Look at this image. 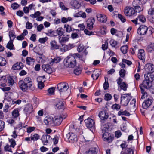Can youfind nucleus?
Here are the masks:
<instances>
[{
  "label": "nucleus",
  "mask_w": 154,
  "mask_h": 154,
  "mask_svg": "<svg viewBox=\"0 0 154 154\" xmlns=\"http://www.w3.org/2000/svg\"><path fill=\"white\" fill-rule=\"evenodd\" d=\"M18 85L20 89L23 92H26L29 89L31 88L32 86V82L31 79L29 77L25 78L23 80H20L18 83Z\"/></svg>",
  "instance_id": "nucleus-1"
},
{
  "label": "nucleus",
  "mask_w": 154,
  "mask_h": 154,
  "mask_svg": "<svg viewBox=\"0 0 154 154\" xmlns=\"http://www.w3.org/2000/svg\"><path fill=\"white\" fill-rule=\"evenodd\" d=\"M79 56V54L78 53L69 55L65 60L66 65L71 68L74 67L76 64V59Z\"/></svg>",
  "instance_id": "nucleus-2"
},
{
  "label": "nucleus",
  "mask_w": 154,
  "mask_h": 154,
  "mask_svg": "<svg viewBox=\"0 0 154 154\" xmlns=\"http://www.w3.org/2000/svg\"><path fill=\"white\" fill-rule=\"evenodd\" d=\"M130 94H123L121 97V103L122 105L126 106L128 105L131 97Z\"/></svg>",
  "instance_id": "nucleus-3"
},
{
  "label": "nucleus",
  "mask_w": 154,
  "mask_h": 154,
  "mask_svg": "<svg viewBox=\"0 0 154 154\" xmlns=\"http://www.w3.org/2000/svg\"><path fill=\"white\" fill-rule=\"evenodd\" d=\"M103 140L109 143L111 142L114 138V137L111 134L108 132L106 131L104 132L102 135Z\"/></svg>",
  "instance_id": "nucleus-4"
},
{
  "label": "nucleus",
  "mask_w": 154,
  "mask_h": 154,
  "mask_svg": "<svg viewBox=\"0 0 154 154\" xmlns=\"http://www.w3.org/2000/svg\"><path fill=\"white\" fill-rule=\"evenodd\" d=\"M66 137L68 141L71 143H74L77 142V138L76 135L73 133H69L67 134Z\"/></svg>",
  "instance_id": "nucleus-5"
},
{
  "label": "nucleus",
  "mask_w": 154,
  "mask_h": 154,
  "mask_svg": "<svg viewBox=\"0 0 154 154\" xmlns=\"http://www.w3.org/2000/svg\"><path fill=\"white\" fill-rule=\"evenodd\" d=\"M61 47L60 48L61 52H65L75 47L74 44L69 43L68 44H63L61 45Z\"/></svg>",
  "instance_id": "nucleus-6"
},
{
  "label": "nucleus",
  "mask_w": 154,
  "mask_h": 154,
  "mask_svg": "<svg viewBox=\"0 0 154 154\" xmlns=\"http://www.w3.org/2000/svg\"><path fill=\"white\" fill-rule=\"evenodd\" d=\"M69 88L68 84L66 83H60L57 85V88L60 93L66 91Z\"/></svg>",
  "instance_id": "nucleus-7"
},
{
  "label": "nucleus",
  "mask_w": 154,
  "mask_h": 154,
  "mask_svg": "<svg viewBox=\"0 0 154 154\" xmlns=\"http://www.w3.org/2000/svg\"><path fill=\"white\" fill-rule=\"evenodd\" d=\"M23 111L26 115L32 113L33 111L32 105L29 103L26 104L24 107Z\"/></svg>",
  "instance_id": "nucleus-8"
},
{
  "label": "nucleus",
  "mask_w": 154,
  "mask_h": 154,
  "mask_svg": "<svg viewBox=\"0 0 154 154\" xmlns=\"http://www.w3.org/2000/svg\"><path fill=\"white\" fill-rule=\"evenodd\" d=\"M124 12L126 16H131L135 13V10L133 8L127 6L125 8Z\"/></svg>",
  "instance_id": "nucleus-9"
},
{
  "label": "nucleus",
  "mask_w": 154,
  "mask_h": 154,
  "mask_svg": "<svg viewBox=\"0 0 154 154\" xmlns=\"http://www.w3.org/2000/svg\"><path fill=\"white\" fill-rule=\"evenodd\" d=\"M85 125L89 128H94L95 127V123L94 120L90 118H88L85 120Z\"/></svg>",
  "instance_id": "nucleus-10"
},
{
  "label": "nucleus",
  "mask_w": 154,
  "mask_h": 154,
  "mask_svg": "<svg viewBox=\"0 0 154 154\" xmlns=\"http://www.w3.org/2000/svg\"><path fill=\"white\" fill-rule=\"evenodd\" d=\"M44 123L49 126H53V117L50 116L45 117L44 119Z\"/></svg>",
  "instance_id": "nucleus-11"
},
{
  "label": "nucleus",
  "mask_w": 154,
  "mask_h": 154,
  "mask_svg": "<svg viewBox=\"0 0 154 154\" xmlns=\"http://www.w3.org/2000/svg\"><path fill=\"white\" fill-rule=\"evenodd\" d=\"M148 28L144 25L141 26L137 30V33L140 35L146 34Z\"/></svg>",
  "instance_id": "nucleus-12"
},
{
  "label": "nucleus",
  "mask_w": 154,
  "mask_h": 154,
  "mask_svg": "<svg viewBox=\"0 0 154 154\" xmlns=\"http://www.w3.org/2000/svg\"><path fill=\"white\" fill-rule=\"evenodd\" d=\"M70 37L69 35H65L63 34L62 36L58 37V41L59 43L61 45L63 43H66L68 42L69 40Z\"/></svg>",
  "instance_id": "nucleus-13"
},
{
  "label": "nucleus",
  "mask_w": 154,
  "mask_h": 154,
  "mask_svg": "<svg viewBox=\"0 0 154 154\" xmlns=\"http://www.w3.org/2000/svg\"><path fill=\"white\" fill-rule=\"evenodd\" d=\"M145 70L148 73H152L154 72V65L151 63L147 64L145 67Z\"/></svg>",
  "instance_id": "nucleus-14"
},
{
  "label": "nucleus",
  "mask_w": 154,
  "mask_h": 154,
  "mask_svg": "<svg viewBox=\"0 0 154 154\" xmlns=\"http://www.w3.org/2000/svg\"><path fill=\"white\" fill-rule=\"evenodd\" d=\"M50 49L51 50H55L60 48V46L57 44L55 40H51L50 42Z\"/></svg>",
  "instance_id": "nucleus-15"
},
{
  "label": "nucleus",
  "mask_w": 154,
  "mask_h": 154,
  "mask_svg": "<svg viewBox=\"0 0 154 154\" xmlns=\"http://www.w3.org/2000/svg\"><path fill=\"white\" fill-rule=\"evenodd\" d=\"M95 21V19L94 17L91 18L88 20L87 27L88 29L91 30L93 29V25Z\"/></svg>",
  "instance_id": "nucleus-16"
},
{
  "label": "nucleus",
  "mask_w": 154,
  "mask_h": 154,
  "mask_svg": "<svg viewBox=\"0 0 154 154\" xmlns=\"http://www.w3.org/2000/svg\"><path fill=\"white\" fill-rule=\"evenodd\" d=\"M62 121L61 116H57L53 118V126L59 125L61 123Z\"/></svg>",
  "instance_id": "nucleus-17"
},
{
  "label": "nucleus",
  "mask_w": 154,
  "mask_h": 154,
  "mask_svg": "<svg viewBox=\"0 0 154 154\" xmlns=\"http://www.w3.org/2000/svg\"><path fill=\"white\" fill-rule=\"evenodd\" d=\"M142 85L146 89H150L152 85V82L149 80L145 79L143 82Z\"/></svg>",
  "instance_id": "nucleus-18"
},
{
  "label": "nucleus",
  "mask_w": 154,
  "mask_h": 154,
  "mask_svg": "<svg viewBox=\"0 0 154 154\" xmlns=\"http://www.w3.org/2000/svg\"><path fill=\"white\" fill-rule=\"evenodd\" d=\"M97 20L100 22L103 23H105L107 21V17L106 16L103 14H98L97 15Z\"/></svg>",
  "instance_id": "nucleus-19"
},
{
  "label": "nucleus",
  "mask_w": 154,
  "mask_h": 154,
  "mask_svg": "<svg viewBox=\"0 0 154 154\" xmlns=\"http://www.w3.org/2000/svg\"><path fill=\"white\" fill-rule=\"evenodd\" d=\"M138 58L141 60L143 62L145 61V54L144 51L143 49H140L139 50L138 54Z\"/></svg>",
  "instance_id": "nucleus-20"
},
{
  "label": "nucleus",
  "mask_w": 154,
  "mask_h": 154,
  "mask_svg": "<svg viewBox=\"0 0 154 154\" xmlns=\"http://www.w3.org/2000/svg\"><path fill=\"white\" fill-rule=\"evenodd\" d=\"M152 100L151 98H148L146 100H145L142 104L143 107L144 109H147L152 104Z\"/></svg>",
  "instance_id": "nucleus-21"
},
{
  "label": "nucleus",
  "mask_w": 154,
  "mask_h": 154,
  "mask_svg": "<svg viewBox=\"0 0 154 154\" xmlns=\"http://www.w3.org/2000/svg\"><path fill=\"white\" fill-rule=\"evenodd\" d=\"M98 116L102 120H105L108 118L109 115L106 111H102L99 112Z\"/></svg>",
  "instance_id": "nucleus-22"
},
{
  "label": "nucleus",
  "mask_w": 154,
  "mask_h": 154,
  "mask_svg": "<svg viewBox=\"0 0 154 154\" xmlns=\"http://www.w3.org/2000/svg\"><path fill=\"white\" fill-rule=\"evenodd\" d=\"M42 68L44 71L49 74L52 72V70L51 67L49 65H43L42 66Z\"/></svg>",
  "instance_id": "nucleus-23"
},
{
  "label": "nucleus",
  "mask_w": 154,
  "mask_h": 154,
  "mask_svg": "<svg viewBox=\"0 0 154 154\" xmlns=\"http://www.w3.org/2000/svg\"><path fill=\"white\" fill-rule=\"evenodd\" d=\"M23 67V63L21 62H17L13 65L12 68L14 70H20L22 69Z\"/></svg>",
  "instance_id": "nucleus-24"
},
{
  "label": "nucleus",
  "mask_w": 154,
  "mask_h": 154,
  "mask_svg": "<svg viewBox=\"0 0 154 154\" xmlns=\"http://www.w3.org/2000/svg\"><path fill=\"white\" fill-rule=\"evenodd\" d=\"M98 149L96 147H92L85 152V154H97Z\"/></svg>",
  "instance_id": "nucleus-25"
},
{
  "label": "nucleus",
  "mask_w": 154,
  "mask_h": 154,
  "mask_svg": "<svg viewBox=\"0 0 154 154\" xmlns=\"http://www.w3.org/2000/svg\"><path fill=\"white\" fill-rule=\"evenodd\" d=\"M35 61V59L31 57H27L26 60V64L29 66L33 65Z\"/></svg>",
  "instance_id": "nucleus-26"
},
{
  "label": "nucleus",
  "mask_w": 154,
  "mask_h": 154,
  "mask_svg": "<svg viewBox=\"0 0 154 154\" xmlns=\"http://www.w3.org/2000/svg\"><path fill=\"white\" fill-rule=\"evenodd\" d=\"M100 72L98 69H96L93 71V73L91 75V77L94 80H97L100 75Z\"/></svg>",
  "instance_id": "nucleus-27"
},
{
  "label": "nucleus",
  "mask_w": 154,
  "mask_h": 154,
  "mask_svg": "<svg viewBox=\"0 0 154 154\" xmlns=\"http://www.w3.org/2000/svg\"><path fill=\"white\" fill-rule=\"evenodd\" d=\"M19 115V109H15L12 112V117L14 119H16Z\"/></svg>",
  "instance_id": "nucleus-28"
},
{
  "label": "nucleus",
  "mask_w": 154,
  "mask_h": 154,
  "mask_svg": "<svg viewBox=\"0 0 154 154\" xmlns=\"http://www.w3.org/2000/svg\"><path fill=\"white\" fill-rule=\"evenodd\" d=\"M50 138V136L48 135H43L42 137L41 140L45 145H46L48 142V140Z\"/></svg>",
  "instance_id": "nucleus-29"
},
{
  "label": "nucleus",
  "mask_w": 154,
  "mask_h": 154,
  "mask_svg": "<svg viewBox=\"0 0 154 154\" xmlns=\"http://www.w3.org/2000/svg\"><path fill=\"white\" fill-rule=\"evenodd\" d=\"M142 23H144L146 21L145 17L143 15H140L138 16L135 19V24L137 23L138 20Z\"/></svg>",
  "instance_id": "nucleus-30"
},
{
  "label": "nucleus",
  "mask_w": 154,
  "mask_h": 154,
  "mask_svg": "<svg viewBox=\"0 0 154 154\" xmlns=\"http://www.w3.org/2000/svg\"><path fill=\"white\" fill-rule=\"evenodd\" d=\"M55 31L57 34L56 36L58 35V37H60L64 34V32L63 28L61 27L57 28Z\"/></svg>",
  "instance_id": "nucleus-31"
},
{
  "label": "nucleus",
  "mask_w": 154,
  "mask_h": 154,
  "mask_svg": "<svg viewBox=\"0 0 154 154\" xmlns=\"http://www.w3.org/2000/svg\"><path fill=\"white\" fill-rule=\"evenodd\" d=\"M46 34L47 35L50 37H56L57 34L56 33L55 31L49 29L46 33Z\"/></svg>",
  "instance_id": "nucleus-32"
},
{
  "label": "nucleus",
  "mask_w": 154,
  "mask_h": 154,
  "mask_svg": "<svg viewBox=\"0 0 154 154\" xmlns=\"http://www.w3.org/2000/svg\"><path fill=\"white\" fill-rule=\"evenodd\" d=\"M64 28L66 32L68 33H70L72 31L73 28L68 24H66L64 25Z\"/></svg>",
  "instance_id": "nucleus-33"
},
{
  "label": "nucleus",
  "mask_w": 154,
  "mask_h": 154,
  "mask_svg": "<svg viewBox=\"0 0 154 154\" xmlns=\"http://www.w3.org/2000/svg\"><path fill=\"white\" fill-rule=\"evenodd\" d=\"M8 34L10 39V40L13 41L16 38L14 31V30L10 31Z\"/></svg>",
  "instance_id": "nucleus-34"
},
{
  "label": "nucleus",
  "mask_w": 154,
  "mask_h": 154,
  "mask_svg": "<svg viewBox=\"0 0 154 154\" xmlns=\"http://www.w3.org/2000/svg\"><path fill=\"white\" fill-rule=\"evenodd\" d=\"M61 60V59L59 57H57L54 59H51V61L49 62L51 65H52L54 63H57L59 62Z\"/></svg>",
  "instance_id": "nucleus-35"
},
{
  "label": "nucleus",
  "mask_w": 154,
  "mask_h": 154,
  "mask_svg": "<svg viewBox=\"0 0 154 154\" xmlns=\"http://www.w3.org/2000/svg\"><path fill=\"white\" fill-rule=\"evenodd\" d=\"M72 19L71 17H68L67 18L62 17L61 18V22L63 23H65L69 22L72 21Z\"/></svg>",
  "instance_id": "nucleus-36"
},
{
  "label": "nucleus",
  "mask_w": 154,
  "mask_h": 154,
  "mask_svg": "<svg viewBox=\"0 0 154 154\" xmlns=\"http://www.w3.org/2000/svg\"><path fill=\"white\" fill-rule=\"evenodd\" d=\"M121 152V154H134V150L131 148H127L125 149V151Z\"/></svg>",
  "instance_id": "nucleus-37"
},
{
  "label": "nucleus",
  "mask_w": 154,
  "mask_h": 154,
  "mask_svg": "<svg viewBox=\"0 0 154 154\" xmlns=\"http://www.w3.org/2000/svg\"><path fill=\"white\" fill-rule=\"evenodd\" d=\"M65 103L61 101H59L56 105V107L59 109H62L64 108V106Z\"/></svg>",
  "instance_id": "nucleus-38"
},
{
  "label": "nucleus",
  "mask_w": 154,
  "mask_h": 154,
  "mask_svg": "<svg viewBox=\"0 0 154 154\" xmlns=\"http://www.w3.org/2000/svg\"><path fill=\"white\" fill-rule=\"evenodd\" d=\"M145 79H146L152 82L154 79V75L150 73H147L146 75H145Z\"/></svg>",
  "instance_id": "nucleus-39"
},
{
  "label": "nucleus",
  "mask_w": 154,
  "mask_h": 154,
  "mask_svg": "<svg viewBox=\"0 0 154 154\" xmlns=\"http://www.w3.org/2000/svg\"><path fill=\"white\" fill-rule=\"evenodd\" d=\"M140 88L141 89V91L142 93L143 94L141 96V98L142 99H144L145 98H149V94H147V93L146 92H145L144 91V90L140 86Z\"/></svg>",
  "instance_id": "nucleus-40"
},
{
  "label": "nucleus",
  "mask_w": 154,
  "mask_h": 154,
  "mask_svg": "<svg viewBox=\"0 0 154 154\" xmlns=\"http://www.w3.org/2000/svg\"><path fill=\"white\" fill-rule=\"evenodd\" d=\"M147 50L149 52H151L154 51V43H151L148 45L147 48Z\"/></svg>",
  "instance_id": "nucleus-41"
},
{
  "label": "nucleus",
  "mask_w": 154,
  "mask_h": 154,
  "mask_svg": "<svg viewBox=\"0 0 154 154\" xmlns=\"http://www.w3.org/2000/svg\"><path fill=\"white\" fill-rule=\"evenodd\" d=\"M13 41L10 40L7 45V47L10 50H13L14 46L13 44Z\"/></svg>",
  "instance_id": "nucleus-42"
},
{
  "label": "nucleus",
  "mask_w": 154,
  "mask_h": 154,
  "mask_svg": "<svg viewBox=\"0 0 154 154\" xmlns=\"http://www.w3.org/2000/svg\"><path fill=\"white\" fill-rule=\"evenodd\" d=\"M128 49V47L127 45L122 46L121 47L120 49L122 53L124 54L127 53Z\"/></svg>",
  "instance_id": "nucleus-43"
},
{
  "label": "nucleus",
  "mask_w": 154,
  "mask_h": 154,
  "mask_svg": "<svg viewBox=\"0 0 154 154\" xmlns=\"http://www.w3.org/2000/svg\"><path fill=\"white\" fill-rule=\"evenodd\" d=\"M128 84L125 82H122L119 85V87L120 88L124 91H126L128 87Z\"/></svg>",
  "instance_id": "nucleus-44"
},
{
  "label": "nucleus",
  "mask_w": 154,
  "mask_h": 154,
  "mask_svg": "<svg viewBox=\"0 0 154 154\" xmlns=\"http://www.w3.org/2000/svg\"><path fill=\"white\" fill-rule=\"evenodd\" d=\"M7 62L5 59L2 57L0 56V66H5Z\"/></svg>",
  "instance_id": "nucleus-45"
},
{
  "label": "nucleus",
  "mask_w": 154,
  "mask_h": 154,
  "mask_svg": "<svg viewBox=\"0 0 154 154\" xmlns=\"http://www.w3.org/2000/svg\"><path fill=\"white\" fill-rule=\"evenodd\" d=\"M40 77H38L37 78V80L38 81V87L39 89H42L43 88H44V84L43 82H42V81H39V80H40Z\"/></svg>",
  "instance_id": "nucleus-46"
},
{
  "label": "nucleus",
  "mask_w": 154,
  "mask_h": 154,
  "mask_svg": "<svg viewBox=\"0 0 154 154\" xmlns=\"http://www.w3.org/2000/svg\"><path fill=\"white\" fill-rule=\"evenodd\" d=\"M70 5L73 7L77 8L78 7L79 3L76 0H73L70 2Z\"/></svg>",
  "instance_id": "nucleus-47"
},
{
  "label": "nucleus",
  "mask_w": 154,
  "mask_h": 154,
  "mask_svg": "<svg viewBox=\"0 0 154 154\" xmlns=\"http://www.w3.org/2000/svg\"><path fill=\"white\" fill-rule=\"evenodd\" d=\"M41 14V13L39 11L35 12L34 14L30 15V16L32 18H37Z\"/></svg>",
  "instance_id": "nucleus-48"
},
{
  "label": "nucleus",
  "mask_w": 154,
  "mask_h": 154,
  "mask_svg": "<svg viewBox=\"0 0 154 154\" xmlns=\"http://www.w3.org/2000/svg\"><path fill=\"white\" fill-rule=\"evenodd\" d=\"M31 140L33 141L37 140L39 138L40 136L38 134H35L31 135Z\"/></svg>",
  "instance_id": "nucleus-49"
},
{
  "label": "nucleus",
  "mask_w": 154,
  "mask_h": 154,
  "mask_svg": "<svg viewBox=\"0 0 154 154\" xmlns=\"http://www.w3.org/2000/svg\"><path fill=\"white\" fill-rule=\"evenodd\" d=\"M109 43L110 45L113 47H115L118 44L117 41L113 39H111Z\"/></svg>",
  "instance_id": "nucleus-50"
},
{
  "label": "nucleus",
  "mask_w": 154,
  "mask_h": 154,
  "mask_svg": "<svg viewBox=\"0 0 154 154\" xmlns=\"http://www.w3.org/2000/svg\"><path fill=\"white\" fill-rule=\"evenodd\" d=\"M129 113L127 111L125 110L124 111H120L118 112V115L119 116L122 115L128 116L129 115Z\"/></svg>",
  "instance_id": "nucleus-51"
},
{
  "label": "nucleus",
  "mask_w": 154,
  "mask_h": 154,
  "mask_svg": "<svg viewBox=\"0 0 154 154\" xmlns=\"http://www.w3.org/2000/svg\"><path fill=\"white\" fill-rule=\"evenodd\" d=\"M9 141L10 143V146L11 147L14 148L16 145V142L13 139H9Z\"/></svg>",
  "instance_id": "nucleus-52"
},
{
  "label": "nucleus",
  "mask_w": 154,
  "mask_h": 154,
  "mask_svg": "<svg viewBox=\"0 0 154 154\" xmlns=\"http://www.w3.org/2000/svg\"><path fill=\"white\" fill-rule=\"evenodd\" d=\"M112 97V96L110 94L106 93L105 94L104 99L106 101H108L111 100Z\"/></svg>",
  "instance_id": "nucleus-53"
},
{
  "label": "nucleus",
  "mask_w": 154,
  "mask_h": 154,
  "mask_svg": "<svg viewBox=\"0 0 154 154\" xmlns=\"http://www.w3.org/2000/svg\"><path fill=\"white\" fill-rule=\"evenodd\" d=\"M108 43L107 40L105 41L104 44L102 45V48L103 50L107 49L108 48Z\"/></svg>",
  "instance_id": "nucleus-54"
},
{
  "label": "nucleus",
  "mask_w": 154,
  "mask_h": 154,
  "mask_svg": "<svg viewBox=\"0 0 154 154\" xmlns=\"http://www.w3.org/2000/svg\"><path fill=\"white\" fill-rule=\"evenodd\" d=\"M82 69L81 68H77L75 69L74 71L75 74L76 75H79L81 73Z\"/></svg>",
  "instance_id": "nucleus-55"
},
{
  "label": "nucleus",
  "mask_w": 154,
  "mask_h": 154,
  "mask_svg": "<svg viewBox=\"0 0 154 154\" xmlns=\"http://www.w3.org/2000/svg\"><path fill=\"white\" fill-rule=\"evenodd\" d=\"M8 82L9 85H12L14 83V81L11 76H9L7 78Z\"/></svg>",
  "instance_id": "nucleus-56"
},
{
  "label": "nucleus",
  "mask_w": 154,
  "mask_h": 154,
  "mask_svg": "<svg viewBox=\"0 0 154 154\" xmlns=\"http://www.w3.org/2000/svg\"><path fill=\"white\" fill-rule=\"evenodd\" d=\"M35 127L29 126L27 128V132L30 133L35 130Z\"/></svg>",
  "instance_id": "nucleus-57"
},
{
  "label": "nucleus",
  "mask_w": 154,
  "mask_h": 154,
  "mask_svg": "<svg viewBox=\"0 0 154 154\" xmlns=\"http://www.w3.org/2000/svg\"><path fill=\"white\" fill-rule=\"evenodd\" d=\"M11 147L10 145L8 144H7L5 147H4V150L6 151H8L9 152H11V153L13 152L11 150Z\"/></svg>",
  "instance_id": "nucleus-58"
},
{
  "label": "nucleus",
  "mask_w": 154,
  "mask_h": 154,
  "mask_svg": "<svg viewBox=\"0 0 154 154\" xmlns=\"http://www.w3.org/2000/svg\"><path fill=\"white\" fill-rule=\"evenodd\" d=\"M119 73L121 77L123 78L125 75L126 71L125 69H121Z\"/></svg>",
  "instance_id": "nucleus-59"
},
{
  "label": "nucleus",
  "mask_w": 154,
  "mask_h": 154,
  "mask_svg": "<svg viewBox=\"0 0 154 154\" xmlns=\"http://www.w3.org/2000/svg\"><path fill=\"white\" fill-rule=\"evenodd\" d=\"M33 27L32 24V23L27 22L26 23V27L27 29H31Z\"/></svg>",
  "instance_id": "nucleus-60"
},
{
  "label": "nucleus",
  "mask_w": 154,
  "mask_h": 154,
  "mask_svg": "<svg viewBox=\"0 0 154 154\" xmlns=\"http://www.w3.org/2000/svg\"><path fill=\"white\" fill-rule=\"evenodd\" d=\"M54 88L53 87L50 88L48 90V92L49 95H52L54 94Z\"/></svg>",
  "instance_id": "nucleus-61"
},
{
  "label": "nucleus",
  "mask_w": 154,
  "mask_h": 154,
  "mask_svg": "<svg viewBox=\"0 0 154 154\" xmlns=\"http://www.w3.org/2000/svg\"><path fill=\"white\" fill-rule=\"evenodd\" d=\"M115 137L118 138L121 136L122 134L120 131L118 130L115 132Z\"/></svg>",
  "instance_id": "nucleus-62"
},
{
  "label": "nucleus",
  "mask_w": 154,
  "mask_h": 154,
  "mask_svg": "<svg viewBox=\"0 0 154 154\" xmlns=\"http://www.w3.org/2000/svg\"><path fill=\"white\" fill-rule=\"evenodd\" d=\"M112 109L118 110L120 109L121 106L119 104H115L112 105Z\"/></svg>",
  "instance_id": "nucleus-63"
},
{
  "label": "nucleus",
  "mask_w": 154,
  "mask_h": 154,
  "mask_svg": "<svg viewBox=\"0 0 154 154\" xmlns=\"http://www.w3.org/2000/svg\"><path fill=\"white\" fill-rule=\"evenodd\" d=\"M79 37V35L77 33H72L71 35V38L73 39H76Z\"/></svg>",
  "instance_id": "nucleus-64"
}]
</instances>
